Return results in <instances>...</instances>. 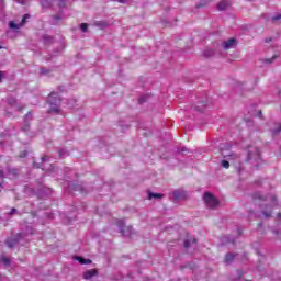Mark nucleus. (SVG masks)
I'll use <instances>...</instances> for the list:
<instances>
[{
    "mask_svg": "<svg viewBox=\"0 0 281 281\" xmlns=\"http://www.w3.org/2000/svg\"><path fill=\"white\" fill-rule=\"evenodd\" d=\"M48 102L50 104V109L48 113H60V98L56 93H50Z\"/></svg>",
    "mask_w": 281,
    "mask_h": 281,
    "instance_id": "f257e3e1",
    "label": "nucleus"
},
{
    "mask_svg": "<svg viewBox=\"0 0 281 281\" xmlns=\"http://www.w3.org/2000/svg\"><path fill=\"white\" fill-rule=\"evenodd\" d=\"M247 161H250L254 166H258L260 164V149L257 147L249 149Z\"/></svg>",
    "mask_w": 281,
    "mask_h": 281,
    "instance_id": "f03ea898",
    "label": "nucleus"
},
{
    "mask_svg": "<svg viewBox=\"0 0 281 281\" xmlns=\"http://www.w3.org/2000/svg\"><path fill=\"white\" fill-rule=\"evenodd\" d=\"M204 203L206 207L214 210V207H218V200L212 195V193H204Z\"/></svg>",
    "mask_w": 281,
    "mask_h": 281,
    "instance_id": "7ed1b4c3",
    "label": "nucleus"
},
{
    "mask_svg": "<svg viewBox=\"0 0 281 281\" xmlns=\"http://www.w3.org/2000/svg\"><path fill=\"white\" fill-rule=\"evenodd\" d=\"M117 227L120 229V233L123 234V236H131V234H133V227L126 226V223H124V220H120L117 222Z\"/></svg>",
    "mask_w": 281,
    "mask_h": 281,
    "instance_id": "20e7f679",
    "label": "nucleus"
},
{
    "mask_svg": "<svg viewBox=\"0 0 281 281\" xmlns=\"http://www.w3.org/2000/svg\"><path fill=\"white\" fill-rule=\"evenodd\" d=\"M27 19H30V14H25L21 21V23L16 24L14 21L9 22V27L10 30H13L14 32H19L25 23H27Z\"/></svg>",
    "mask_w": 281,
    "mask_h": 281,
    "instance_id": "39448f33",
    "label": "nucleus"
},
{
    "mask_svg": "<svg viewBox=\"0 0 281 281\" xmlns=\"http://www.w3.org/2000/svg\"><path fill=\"white\" fill-rule=\"evenodd\" d=\"M23 237L22 234H18L16 238H9L7 239V245L10 249H12V247H15V245H19V241L21 240V238Z\"/></svg>",
    "mask_w": 281,
    "mask_h": 281,
    "instance_id": "423d86ee",
    "label": "nucleus"
},
{
    "mask_svg": "<svg viewBox=\"0 0 281 281\" xmlns=\"http://www.w3.org/2000/svg\"><path fill=\"white\" fill-rule=\"evenodd\" d=\"M94 276H98V270L95 269H90L83 272V279L85 280H91Z\"/></svg>",
    "mask_w": 281,
    "mask_h": 281,
    "instance_id": "0eeeda50",
    "label": "nucleus"
},
{
    "mask_svg": "<svg viewBox=\"0 0 281 281\" xmlns=\"http://www.w3.org/2000/svg\"><path fill=\"white\" fill-rule=\"evenodd\" d=\"M224 49H232V47H236V38H229L228 41L223 43Z\"/></svg>",
    "mask_w": 281,
    "mask_h": 281,
    "instance_id": "6e6552de",
    "label": "nucleus"
},
{
    "mask_svg": "<svg viewBox=\"0 0 281 281\" xmlns=\"http://www.w3.org/2000/svg\"><path fill=\"white\" fill-rule=\"evenodd\" d=\"M172 196L176 201H181V199H183L186 196V192L176 190L172 192Z\"/></svg>",
    "mask_w": 281,
    "mask_h": 281,
    "instance_id": "1a4fd4ad",
    "label": "nucleus"
},
{
    "mask_svg": "<svg viewBox=\"0 0 281 281\" xmlns=\"http://www.w3.org/2000/svg\"><path fill=\"white\" fill-rule=\"evenodd\" d=\"M228 7H229V1L224 0L217 4V10L220 11L227 10Z\"/></svg>",
    "mask_w": 281,
    "mask_h": 281,
    "instance_id": "9d476101",
    "label": "nucleus"
},
{
    "mask_svg": "<svg viewBox=\"0 0 281 281\" xmlns=\"http://www.w3.org/2000/svg\"><path fill=\"white\" fill-rule=\"evenodd\" d=\"M147 199H148L149 201H153V199H164V194H161V193L148 192Z\"/></svg>",
    "mask_w": 281,
    "mask_h": 281,
    "instance_id": "9b49d317",
    "label": "nucleus"
},
{
    "mask_svg": "<svg viewBox=\"0 0 281 281\" xmlns=\"http://www.w3.org/2000/svg\"><path fill=\"white\" fill-rule=\"evenodd\" d=\"M75 260H78L80 265H91V259H85L82 257H75Z\"/></svg>",
    "mask_w": 281,
    "mask_h": 281,
    "instance_id": "f8f14e48",
    "label": "nucleus"
},
{
    "mask_svg": "<svg viewBox=\"0 0 281 281\" xmlns=\"http://www.w3.org/2000/svg\"><path fill=\"white\" fill-rule=\"evenodd\" d=\"M196 244V239H187L184 241V248L188 249L190 247H192V245H195Z\"/></svg>",
    "mask_w": 281,
    "mask_h": 281,
    "instance_id": "ddd939ff",
    "label": "nucleus"
},
{
    "mask_svg": "<svg viewBox=\"0 0 281 281\" xmlns=\"http://www.w3.org/2000/svg\"><path fill=\"white\" fill-rule=\"evenodd\" d=\"M234 258H235L234 254H232V252L227 254L225 257L226 265L232 263L234 261Z\"/></svg>",
    "mask_w": 281,
    "mask_h": 281,
    "instance_id": "4468645a",
    "label": "nucleus"
},
{
    "mask_svg": "<svg viewBox=\"0 0 281 281\" xmlns=\"http://www.w3.org/2000/svg\"><path fill=\"white\" fill-rule=\"evenodd\" d=\"M54 3L59 8H67V0H55Z\"/></svg>",
    "mask_w": 281,
    "mask_h": 281,
    "instance_id": "2eb2a0df",
    "label": "nucleus"
},
{
    "mask_svg": "<svg viewBox=\"0 0 281 281\" xmlns=\"http://www.w3.org/2000/svg\"><path fill=\"white\" fill-rule=\"evenodd\" d=\"M194 111H200L203 112V110L205 109V103H200L199 105H195Z\"/></svg>",
    "mask_w": 281,
    "mask_h": 281,
    "instance_id": "dca6fc26",
    "label": "nucleus"
},
{
    "mask_svg": "<svg viewBox=\"0 0 281 281\" xmlns=\"http://www.w3.org/2000/svg\"><path fill=\"white\" fill-rule=\"evenodd\" d=\"M254 199H259V201H267L268 198L262 196L261 193H255Z\"/></svg>",
    "mask_w": 281,
    "mask_h": 281,
    "instance_id": "f3484780",
    "label": "nucleus"
},
{
    "mask_svg": "<svg viewBox=\"0 0 281 281\" xmlns=\"http://www.w3.org/2000/svg\"><path fill=\"white\" fill-rule=\"evenodd\" d=\"M61 19H63V16L60 14L53 15V23H54V25H56V23H58V21H60Z\"/></svg>",
    "mask_w": 281,
    "mask_h": 281,
    "instance_id": "a211bd4d",
    "label": "nucleus"
},
{
    "mask_svg": "<svg viewBox=\"0 0 281 281\" xmlns=\"http://www.w3.org/2000/svg\"><path fill=\"white\" fill-rule=\"evenodd\" d=\"M80 30H81V32H87V31L89 30V24H87V23H81Z\"/></svg>",
    "mask_w": 281,
    "mask_h": 281,
    "instance_id": "6ab92c4d",
    "label": "nucleus"
},
{
    "mask_svg": "<svg viewBox=\"0 0 281 281\" xmlns=\"http://www.w3.org/2000/svg\"><path fill=\"white\" fill-rule=\"evenodd\" d=\"M41 74H42V76H47V74H49V69H47V68H42V69H41Z\"/></svg>",
    "mask_w": 281,
    "mask_h": 281,
    "instance_id": "aec40b11",
    "label": "nucleus"
},
{
    "mask_svg": "<svg viewBox=\"0 0 281 281\" xmlns=\"http://www.w3.org/2000/svg\"><path fill=\"white\" fill-rule=\"evenodd\" d=\"M281 133V125L278 128L272 130V135H278Z\"/></svg>",
    "mask_w": 281,
    "mask_h": 281,
    "instance_id": "412c9836",
    "label": "nucleus"
},
{
    "mask_svg": "<svg viewBox=\"0 0 281 281\" xmlns=\"http://www.w3.org/2000/svg\"><path fill=\"white\" fill-rule=\"evenodd\" d=\"M1 260H2L3 265H5V266L10 265V259H8V257H2Z\"/></svg>",
    "mask_w": 281,
    "mask_h": 281,
    "instance_id": "4be33fe9",
    "label": "nucleus"
},
{
    "mask_svg": "<svg viewBox=\"0 0 281 281\" xmlns=\"http://www.w3.org/2000/svg\"><path fill=\"white\" fill-rule=\"evenodd\" d=\"M222 166H223V168H229V161H227V160H222Z\"/></svg>",
    "mask_w": 281,
    "mask_h": 281,
    "instance_id": "5701e85b",
    "label": "nucleus"
},
{
    "mask_svg": "<svg viewBox=\"0 0 281 281\" xmlns=\"http://www.w3.org/2000/svg\"><path fill=\"white\" fill-rule=\"evenodd\" d=\"M42 5H43L44 8H47V5H50L49 0H44V1H42Z\"/></svg>",
    "mask_w": 281,
    "mask_h": 281,
    "instance_id": "b1692460",
    "label": "nucleus"
},
{
    "mask_svg": "<svg viewBox=\"0 0 281 281\" xmlns=\"http://www.w3.org/2000/svg\"><path fill=\"white\" fill-rule=\"evenodd\" d=\"M138 102L139 104H144V102H146V97H140Z\"/></svg>",
    "mask_w": 281,
    "mask_h": 281,
    "instance_id": "393cba45",
    "label": "nucleus"
},
{
    "mask_svg": "<svg viewBox=\"0 0 281 281\" xmlns=\"http://www.w3.org/2000/svg\"><path fill=\"white\" fill-rule=\"evenodd\" d=\"M228 159H238V156H237V155L232 154V155H229V156H228Z\"/></svg>",
    "mask_w": 281,
    "mask_h": 281,
    "instance_id": "a878e982",
    "label": "nucleus"
},
{
    "mask_svg": "<svg viewBox=\"0 0 281 281\" xmlns=\"http://www.w3.org/2000/svg\"><path fill=\"white\" fill-rule=\"evenodd\" d=\"M263 216H266V218L271 217V212H263Z\"/></svg>",
    "mask_w": 281,
    "mask_h": 281,
    "instance_id": "bb28decb",
    "label": "nucleus"
},
{
    "mask_svg": "<svg viewBox=\"0 0 281 281\" xmlns=\"http://www.w3.org/2000/svg\"><path fill=\"white\" fill-rule=\"evenodd\" d=\"M16 3H20L21 5H25V0H15Z\"/></svg>",
    "mask_w": 281,
    "mask_h": 281,
    "instance_id": "cd10ccee",
    "label": "nucleus"
},
{
    "mask_svg": "<svg viewBox=\"0 0 281 281\" xmlns=\"http://www.w3.org/2000/svg\"><path fill=\"white\" fill-rule=\"evenodd\" d=\"M111 1H116L117 3H126L127 0H111Z\"/></svg>",
    "mask_w": 281,
    "mask_h": 281,
    "instance_id": "c85d7f7f",
    "label": "nucleus"
},
{
    "mask_svg": "<svg viewBox=\"0 0 281 281\" xmlns=\"http://www.w3.org/2000/svg\"><path fill=\"white\" fill-rule=\"evenodd\" d=\"M270 199L272 200V205H276V196L271 195Z\"/></svg>",
    "mask_w": 281,
    "mask_h": 281,
    "instance_id": "c756f323",
    "label": "nucleus"
},
{
    "mask_svg": "<svg viewBox=\"0 0 281 281\" xmlns=\"http://www.w3.org/2000/svg\"><path fill=\"white\" fill-rule=\"evenodd\" d=\"M273 60H276V57H272V58H270V59H267V63L271 64V63H273Z\"/></svg>",
    "mask_w": 281,
    "mask_h": 281,
    "instance_id": "7c9ffc66",
    "label": "nucleus"
},
{
    "mask_svg": "<svg viewBox=\"0 0 281 281\" xmlns=\"http://www.w3.org/2000/svg\"><path fill=\"white\" fill-rule=\"evenodd\" d=\"M47 160H48V157H47V156H45V157L42 158V161H47Z\"/></svg>",
    "mask_w": 281,
    "mask_h": 281,
    "instance_id": "2f4dec72",
    "label": "nucleus"
},
{
    "mask_svg": "<svg viewBox=\"0 0 281 281\" xmlns=\"http://www.w3.org/2000/svg\"><path fill=\"white\" fill-rule=\"evenodd\" d=\"M16 212V209H12L11 211H10V214H14Z\"/></svg>",
    "mask_w": 281,
    "mask_h": 281,
    "instance_id": "473e14b6",
    "label": "nucleus"
},
{
    "mask_svg": "<svg viewBox=\"0 0 281 281\" xmlns=\"http://www.w3.org/2000/svg\"><path fill=\"white\" fill-rule=\"evenodd\" d=\"M3 79V72L0 71V82Z\"/></svg>",
    "mask_w": 281,
    "mask_h": 281,
    "instance_id": "72a5a7b5",
    "label": "nucleus"
},
{
    "mask_svg": "<svg viewBox=\"0 0 281 281\" xmlns=\"http://www.w3.org/2000/svg\"><path fill=\"white\" fill-rule=\"evenodd\" d=\"M259 117H262V111L258 112Z\"/></svg>",
    "mask_w": 281,
    "mask_h": 281,
    "instance_id": "f704fd0d",
    "label": "nucleus"
},
{
    "mask_svg": "<svg viewBox=\"0 0 281 281\" xmlns=\"http://www.w3.org/2000/svg\"><path fill=\"white\" fill-rule=\"evenodd\" d=\"M181 153H188L187 148H182Z\"/></svg>",
    "mask_w": 281,
    "mask_h": 281,
    "instance_id": "c9c22d12",
    "label": "nucleus"
},
{
    "mask_svg": "<svg viewBox=\"0 0 281 281\" xmlns=\"http://www.w3.org/2000/svg\"><path fill=\"white\" fill-rule=\"evenodd\" d=\"M95 25H102V22H95Z\"/></svg>",
    "mask_w": 281,
    "mask_h": 281,
    "instance_id": "e433bc0d",
    "label": "nucleus"
},
{
    "mask_svg": "<svg viewBox=\"0 0 281 281\" xmlns=\"http://www.w3.org/2000/svg\"><path fill=\"white\" fill-rule=\"evenodd\" d=\"M0 177H3V170H0Z\"/></svg>",
    "mask_w": 281,
    "mask_h": 281,
    "instance_id": "4c0bfd02",
    "label": "nucleus"
},
{
    "mask_svg": "<svg viewBox=\"0 0 281 281\" xmlns=\"http://www.w3.org/2000/svg\"><path fill=\"white\" fill-rule=\"evenodd\" d=\"M270 41H271V38H269V40H266V43H270Z\"/></svg>",
    "mask_w": 281,
    "mask_h": 281,
    "instance_id": "58836bf2",
    "label": "nucleus"
},
{
    "mask_svg": "<svg viewBox=\"0 0 281 281\" xmlns=\"http://www.w3.org/2000/svg\"><path fill=\"white\" fill-rule=\"evenodd\" d=\"M26 155H27V153H25V151H24V155H23V157H25Z\"/></svg>",
    "mask_w": 281,
    "mask_h": 281,
    "instance_id": "ea45409f",
    "label": "nucleus"
},
{
    "mask_svg": "<svg viewBox=\"0 0 281 281\" xmlns=\"http://www.w3.org/2000/svg\"><path fill=\"white\" fill-rule=\"evenodd\" d=\"M279 218H281V213L278 214Z\"/></svg>",
    "mask_w": 281,
    "mask_h": 281,
    "instance_id": "a19ab883",
    "label": "nucleus"
},
{
    "mask_svg": "<svg viewBox=\"0 0 281 281\" xmlns=\"http://www.w3.org/2000/svg\"><path fill=\"white\" fill-rule=\"evenodd\" d=\"M44 38H49V36H45Z\"/></svg>",
    "mask_w": 281,
    "mask_h": 281,
    "instance_id": "79ce46f5",
    "label": "nucleus"
}]
</instances>
